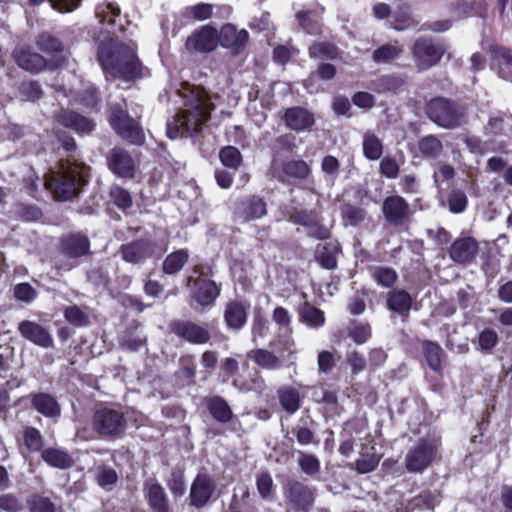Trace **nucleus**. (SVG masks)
Listing matches in <instances>:
<instances>
[{"instance_id":"f257e3e1","label":"nucleus","mask_w":512,"mask_h":512,"mask_svg":"<svg viewBox=\"0 0 512 512\" xmlns=\"http://www.w3.org/2000/svg\"><path fill=\"white\" fill-rule=\"evenodd\" d=\"M178 94L183 98V106L167 123L166 133L170 139L199 133L215 108L209 94L201 87L183 83Z\"/></svg>"},{"instance_id":"f03ea898","label":"nucleus","mask_w":512,"mask_h":512,"mask_svg":"<svg viewBox=\"0 0 512 512\" xmlns=\"http://www.w3.org/2000/svg\"><path fill=\"white\" fill-rule=\"evenodd\" d=\"M136 49L133 41L123 43L108 38L99 46L98 60L106 74L127 81L134 80L142 76V65Z\"/></svg>"},{"instance_id":"7ed1b4c3","label":"nucleus","mask_w":512,"mask_h":512,"mask_svg":"<svg viewBox=\"0 0 512 512\" xmlns=\"http://www.w3.org/2000/svg\"><path fill=\"white\" fill-rule=\"evenodd\" d=\"M84 169L82 164L61 162L59 170L52 172L44 185L57 200L67 201L78 194L84 184Z\"/></svg>"},{"instance_id":"20e7f679","label":"nucleus","mask_w":512,"mask_h":512,"mask_svg":"<svg viewBox=\"0 0 512 512\" xmlns=\"http://www.w3.org/2000/svg\"><path fill=\"white\" fill-rule=\"evenodd\" d=\"M140 117V107L129 105L125 100L110 106L109 123L112 129L121 138L133 144H140L144 139V133L139 124Z\"/></svg>"},{"instance_id":"39448f33","label":"nucleus","mask_w":512,"mask_h":512,"mask_svg":"<svg viewBox=\"0 0 512 512\" xmlns=\"http://www.w3.org/2000/svg\"><path fill=\"white\" fill-rule=\"evenodd\" d=\"M91 426L99 438L115 440L124 436L127 419L120 408L101 407L94 411Z\"/></svg>"},{"instance_id":"423d86ee","label":"nucleus","mask_w":512,"mask_h":512,"mask_svg":"<svg viewBox=\"0 0 512 512\" xmlns=\"http://www.w3.org/2000/svg\"><path fill=\"white\" fill-rule=\"evenodd\" d=\"M428 118L445 129H454L465 122L464 110L445 98H434L426 104Z\"/></svg>"},{"instance_id":"0eeeda50","label":"nucleus","mask_w":512,"mask_h":512,"mask_svg":"<svg viewBox=\"0 0 512 512\" xmlns=\"http://www.w3.org/2000/svg\"><path fill=\"white\" fill-rule=\"evenodd\" d=\"M447 48L445 44L431 37H420L411 47L413 61L420 71H426L436 66Z\"/></svg>"},{"instance_id":"6e6552de","label":"nucleus","mask_w":512,"mask_h":512,"mask_svg":"<svg viewBox=\"0 0 512 512\" xmlns=\"http://www.w3.org/2000/svg\"><path fill=\"white\" fill-rule=\"evenodd\" d=\"M436 444L427 439L419 441L405 455L404 466L410 473H422L436 457Z\"/></svg>"},{"instance_id":"1a4fd4ad","label":"nucleus","mask_w":512,"mask_h":512,"mask_svg":"<svg viewBox=\"0 0 512 512\" xmlns=\"http://www.w3.org/2000/svg\"><path fill=\"white\" fill-rule=\"evenodd\" d=\"M382 213L388 224L399 227L408 222L412 212L406 199L399 195H390L383 200Z\"/></svg>"},{"instance_id":"9d476101","label":"nucleus","mask_w":512,"mask_h":512,"mask_svg":"<svg viewBox=\"0 0 512 512\" xmlns=\"http://www.w3.org/2000/svg\"><path fill=\"white\" fill-rule=\"evenodd\" d=\"M219 43L218 31L211 25H204L187 37L185 47L190 53H210Z\"/></svg>"},{"instance_id":"9b49d317","label":"nucleus","mask_w":512,"mask_h":512,"mask_svg":"<svg viewBox=\"0 0 512 512\" xmlns=\"http://www.w3.org/2000/svg\"><path fill=\"white\" fill-rule=\"evenodd\" d=\"M107 165L109 170L119 178L133 179L137 171L131 154L121 147H115L109 152Z\"/></svg>"},{"instance_id":"f8f14e48","label":"nucleus","mask_w":512,"mask_h":512,"mask_svg":"<svg viewBox=\"0 0 512 512\" xmlns=\"http://www.w3.org/2000/svg\"><path fill=\"white\" fill-rule=\"evenodd\" d=\"M215 489V481L209 474L198 473L190 487V505L198 509L206 506L212 498Z\"/></svg>"},{"instance_id":"ddd939ff","label":"nucleus","mask_w":512,"mask_h":512,"mask_svg":"<svg viewBox=\"0 0 512 512\" xmlns=\"http://www.w3.org/2000/svg\"><path fill=\"white\" fill-rule=\"evenodd\" d=\"M290 219L294 224L306 227L311 237L324 240L330 236L329 229L322 224V217L315 210H297Z\"/></svg>"},{"instance_id":"4468645a","label":"nucleus","mask_w":512,"mask_h":512,"mask_svg":"<svg viewBox=\"0 0 512 512\" xmlns=\"http://www.w3.org/2000/svg\"><path fill=\"white\" fill-rule=\"evenodd\" d=\"M170 328L177 337L191 344L202 345L211 339V334L206 327L192 321H175Z\"/></svg>"},{"instance_id":"2eb2a0df","label":"nucleus","mask_w":512,"mask_h":512,"mask_svg":"<svg viewBox=\"0 0 512 512\" xmlns=\"http://www.w3.org/2000/svg\"><path fill=\"white\" fill-rule=\"evenodd\" d=\"M17 330L22 338L45 349L53 347V336L48 328L31 321L23 320L19 322Z\"/></svg>"},{"instance_id":"dca6fc26","label":"nucleus","mask_w":512,"mask_h":512,"mask_svg":"<svg viewBox=\"0 0 512 512\" xmlns=\"http://www.w3.org/2000/svg\"><path fill=\"white\" fill-rule=\"evenodd\" d=\"M267 214L266 203L258 196H251L239 201L235 206L234 215L238 221L249 222Z\"/></svg>"},{"instance_id":"f3484780","label":"nucleus","mask_w":512,"mask_h":512,"mask_svg":"<svg viewBox=\"0 0 512 512\" xmlns=\"http://www.w3.org/2000/svg\"><path fill=\"white\" fill-rule=\"evenodd\" d=\"M56 121L76 133L88 134L95 129L96 124L89 118L67 109H60L55 114Z\"/></svg>"},{"instance_id":"a211bd4d","label":"nucleus","mask_w":512,"mask_h":512,"mask_svg":"<svg viewBox=\"0 0 512 512\" xmlns=\"http://www.w3.org/2000/svg\"><path fill=\"white\" fill-rule=\"evenodd\" d=\"M478 242L473 237H463L455 240L450 249V258L459 264L471 262L478 253Z\"/></svg>"},{"instance_id":"6ab92c4d","label":"nucleus","mask_w":512,"mask_h":512,"mask_svg":"<svg viewBox=\"0 0 512 512\" xmlns=\"http://www.w3.org/2000/svg\"><path fill=\"white\" fill-rule=\"evenodd\" d=\"M223 317L229 329L239 331L247 322L248 306L241 301L230 300L225 304Z\"/></svg>"},{"instance_id":"aec40b11","label":"nucleus","mask_w":512,"mask_h":512,"mask_svg":"<svg viewBox=\"0 0 512 512\" xmlns=\"http://www.w3.org/2000/svg\"><path fill=\"white\" fill-rule=\"evenodd\" d=\"M218 36L221 46L233 49L236 53L241 52L246 47L249 38L245 29L238 30L232 24L224 25Z\"/></svg>"},{"instance_id":"412c9836","label":"nucleus","mask_w":512,"mask_h":512,"mask_svg":"<svg viewBox=\"0 0 512 512\" xmlns=\"http://www.w3.org/2000/svg\"><path fill=\"white\" fill-rule=\"evenodd\" d=\"M125 261L138 264L150 258L154 253V244L148 240H137L121 247Z\"/></svg>"},{"instance_id":"4be33fe9","label":"nucleus","mask_w":512,"mask_h":512,"mask_svg":"<svg viewBox=\"0 0 512 512\" xmlns=\"http://www.w3.org/2000/svg\"><path fill=\"white\" fill-rule=\"evenodd\" d=\"M61 251L69 259H77L90 253V241L82 234H70L61 241Z\"/></svg>"},{"instance_id":"5701e85b","label":"nucleus","mask_w":512,"mask_h":512,"mask_svg":"<svg viewBox=\"0 0 512 512\" xmlns=\"http://www.w3.org/2000/svg\"><path fill=\"white\" fill-rule=\"evenodd\" d=\"M14 58L19 67L30 72L39 73L46 67L45 58L30 48H20L15 50Z\"/></svg>"},{"instance_id":"b1692460","label":"nucleus","mask_w":512,"mask_h":512,"mask_svg":"<svg viewBox=\"0 0 512 512\" xmlns=\"http://www.w3.org/2000/svg\"><path fill=\"white\" fill-rule=\"evenodd\" d=\"M144 494L153 512H169L166 492L159 483L153 481L145 482Z\"/></svg>"},{"instance_id":"393cba45","label":"nucleus","mask_w":512,"mask_h":512,"mask_svg":"<svg viewBox=\"0 0 512 512\" xmlns=\"http://www.w3.org/2000/svg\"><path fill=\"white\" fill-rule=\"evenodd\" d=\"M286 125L295 131H302L314 124V116L301 107L287 109L284 115Z\"/></svg>"},{"instance_id":"a878e982","label":"nucleus","mask_w":512,"mask_h":512,"mask_svg":"<svg viewBox=\"0 0 512 512\" xmlns=\"http://www.w3.org/2000/svg\"><path fill=\"white\" fill-rule=\"evenodd\" d=\"M386 306L390 311L407 317L412 306V298L407 291L394 289L387 294Z\"/></svg>"},{"instance_id":"bb28decb","label":"nucleus","mask_w":512,"mask_h":512,"mask_svg":"<svg viewBox=\"0 0 512 512\" xmlns=\"http://www.w3.org/2000/svg\"><path fill=\"white\" fill-rule=\"evenodd\" d=\"M195 285L196 290L194 293V299L201 306H209L213 304L220 294V288L214 281L199 279L196 281Z\"/></svg>"},{"instance_id":"cd10ccee","label":"nucleus","mask_w":512,"mask_h":512,"mask_svg":"<svg viewBox=\"0 0 512 512\" xmlns=\"http://www.w3.org/2000/svg\"><path fill=\"white\" fill-rule=\"evenodd\" d=\"M62 90L66 96H68V93L71 95H75V103L80 102L84 106L94 107L98 102L97 89L91 84L85 85L82 90L75 87V85L73 84L69 86L63 85Z\"/></svg>"},{"instance_id":"c85d7f7f","label":"nucleus","mask_w":512,"mask_h":512,"mask_svg":"<svg viewBox=\"0 0 512 512\" xmlns=\"http://www.w3.org/2000/svg\"><path fill=\"white\" fill-rule=\"evenodd\" d=\"M247 357L263 369L279 370L283 366L281 357L266 349L251 350L247 353Z\"/></svg>"},{"instance_id":"c756f323","label":"nucleus","mask_w":512,"mask_h":512,"mask_svg":"<svg viewBox=\"0 0 512 512\" xmlns=\"http://www.w3.org/2000/svg\"><path fill=\"white\" fill-rule=\"evenodd\" d=\"M32 405L45 417L56 418L60 416V406L51 395L45 393L34 395Z\"/></svg>"},{"instance_id":"7c9ffc66","label":"nucleus","mask_w":512,"mask_h":512,"mask_svg":"<svg viewBox=\"0 0 512 512\" xmlns=\"http://www.w3.org/2000/svg\"><path fill=\"white\" fill-rule=\"evenodd\" d=\"M42 459L51 467L58 469H67L73 465V459L69 453L63 449L47 448L41 453Z\"/></svg>"},{"instance_id":"2f4dec72","label":"nucleus","mask_w":512,"mask_h":512,"mask_svg":"<svg viewBox=\"0 0 512 512\" xmlns=\"http://www.w3.org/2000/svg\"><path fill=\"white\" fill-rule=\"evenodd\" d=\"M281 407L289 414L295 413L301 406L299 391L291 386H285L277 392Z\"/></svg>"},{"instance_id":"473e14b6","label":"nucleus","mask_w":512,"mask_h":512,"mask_svg":"<svg viewBox=\"0 0 512 512\" xmlns=\"http://www.w3.org/2000/svg\"><path fill=\"white\" fill-rule=\"evenodd\" d=\"M196 364L193 355H184L179 359V368L175 372V377L181 385H191L195 383Z\"/></svg>"},{"instance_id":"72a5a7b5","label":"nucleus","mask_w":512,"mask_h":512,"mask_svg":"<svg viewBox=\"0 0 512 512\" xmlns=\"http://www.w3.org/2000/svg\"><path fill=\"white\" fill-rule=\"evenodd\" d=\"M338 247L334 243L318 244L315 250V258L325 269L332 270L337 266Z\"/></svg>"},{"instance_id":"f704fd0d","label":"nucleus","mask_w":512,"mask_h":512,"mask_svg":"<svg viewBox=\"0 0 512 512\" xmlns=\"http://www.w3.org/2000/svg\"><path fill=\"white\" fill-rule=\"evenodd\" d=\"M288 497L299 508H305L313 502V493L300 482H291L288 485Z\"/></svg>"},{"instance_id":"c9c22d12","label":"nucleus","mask_w":512,"mask_h":512,"mask_svg":"<svg viewBox=\"0 0 512 512\" xmlns=\"http://www.w3.org/2000/svg\"><path fill=\"white\" fill-rule=\"evenodd\" d=\"M417 147L425 159H437L443 153V144L435 135H426L420 138Z\"/></svg>"},{"instance_id":"e433bc0d","label":"nucleus","mask_w":512,"mask_h":512,"mask_svg":"<svg viewBox=\"0 0 512 512\" xmlns=\"http://www.w3.org/2000/svg\"><path fill=\"white\" fill-rule=\"evenodd\" d=\"M493 66L497 68V72L504 80L512 82V52L499 48L494 52Z\"/></svg>"},{"instance_id":"4c0bfd02","label":"nucleus","mask_w":512,"mask_h":512,"mask_svg":"<svg viewBox=\"0 0 512 512\" xmlns=\"http://www.w3.org/2000/svg\"><path fill=\"white\" fill-rule=\"evenodd\" d=\"M362 150L368 160L376 161L383 154V143L375 133L366 131L363 134Z\"/></svg>"},{"instance_id":"58836bf2","label":"nucleus","mask_w":512,"mask_h":512,"mask_svg":"<svg viewBox=\"0 0 512 512\" xmlns=\"http://www.w3.org/2000/svg\"><path fill=\"white\" fill-rule=\"evenodd\" d=\"M189 259V253L186 249L176 250L166 256L162 265L163 273L173 275L178 273Z\"/></svg>"},{"instance_id":"ea45409f","label":"nucleus","mask_w":512,"mask_h":512,"mask_svg":"<svg viewBox=\"0 0 512 512\" xmlns=\"http://www.w3.org/2000/svg\"><path fill=\"white\" fill-rule=\"evenodd\" d=\"M340 213L344 226H359L366 218L365 210L351 203H343Z\"/></svg>"},{"instance_id":"a19ab883","label":"nucleus","mask_w":512,"mask_h":512,"mask_svg":"<svg viewBox=\"0 0 512 512\" xmlns=\"http://www.w3.org/2000/svg\"><path fill=\"white\" fill-rule=\"evenodd\" d=\"M282 171L285 176L297 180H304L311 174V168L304 160H290L282 165Z\"/></svg>"},{"instance_id":"79ce46f5","label":"nucleus","mask_w":512,"mask_h":512,"mask_svg":"<svg viewBox=\"0 0 512 512\" xmlns=\"http://www.w3.org/2000/svg\"><path fill=\"white\" fill-rule=\"evenodd\" d=\"M208 410L213 418L219 422L225 423L232 418V411L229 405L219 396H215L209 400Z\"/></svg>"},{"instance_id":"37998d69","label":"nucleus","mask_w":512,"mask_h":512,"mask_svg":"<svg viewBox=\"0 0 512 512\" xmlns=\"http://www.w3.org/2000/svg\"><path fill=\"white\" fill-rule=\"evenodd\" d=\"M340 54L338 47L327 42L315 43L309 48V55L314 59L336 60L340 58Z\"/></svg>"},{"instance_id":"c03bdc74","label":"nucleus","mask_w":512,"mask_h":512,"mask_svg":"<svg viewBox=\"0 0 512 512\" xmlns=\"http://www.w3.org/2000/svg\"><path fill=\"white\" fill-rule=\"evenodd\" d=\"M403 52V47L397 42L385 44L373 52V60L377 63H386L398 58Z\"/></svg>"},{"instance_id":"a18cd8bd","label":"nucleus","mask_w":512,"mask_h":512,"mask_svg":"<svg viewBox=\"0 0 512 512\" xmlns=\"http://www.w3.org/2000/svg\"><path fill=\"white\" fill-rule=\"evenodd\" d=\"M361 458L356 461V470L361 474L370 473L378 466L379 458L374 452V447L364 452V447L360 451Z\"/></svg>"},{"instance_id":"49530a36","label":"nucleus","mask_w":512,"mask_h":512,"mask_svg":"<svg viewBox=\"0 0 512 512\" xmlns=\"http://www.w3.org/2000/svg\"><path fill=\"white\" fill-rule=\"evenodd\" d=\"M426 361L429 367L434 371L441 369L442 348L434 342H425L423 345Z\"/></svg>"},{"instance_id":"de8ad7c7","label":"nucleus","mask_w":512,"mask_h":512,"mask_svg":"<svg viewBox=\"0 0 512 512\" xmlns=\"http://www.w3.org/2000/svg\"><path fill=\"white\" fill-rule=\"evenodd\" d=\"M298 453V464L303 473L313 476L320 470L319 459L312 454L305 453L303 451H297Z\"/></svg>"},{"instance_id":"09e8293b","label":"nucleus","mask_w":512,"mask_h":512,"mask_svg":"<svg viewBox=\"0 0 512 512\" xmlns=\"http://www.w3.org/2000/svg\"><path fill=\"white\" fill-rule=\"evenodd\" d=\"M25 447L31 452H38L43 447V437L40 431L34 427H25L23 430Z\"/></svg>"},{"instance_id":"8fccbe9b","label":"nucleus","mask_w":512,"mask_h":512,"mask_svg":"<svg viewBox=\"0 0 512 512\" xmlns=\"http://www.w3.org/2000/svg\"><path fill=\"white\" fill-rule=\"evenodd\" d=\"M301 319L311 327H320L324 324L325 318L321 310L305 304L300 311Z\"/></svg>"},{"instance_id":"3c124183","label":"nucleus","mask_w":512,"mask_h":512,"mask_svg":"<svg viewBox=\"0 0 512 512\" xmlns=\"http://www.w3.org/2000/svg\"><path fill=\"white\" fill-rule=\"evenodd\" d=\"M373 279L381 286L392 287L397 280V273L388 267H376L372 270Z\"/></svg>"},{"instance_id":"603ef678","label":"nucleus","mask_w":512,"mask_h":512,"mask_svg":"<svg viewBox=\"0 0 512 512\" xmlns=\"http://www.w3.org/2000/svg\"><path fill=\"white\" fill-rule=\"evenodd\" d=\"M221 163L231 169H237L241 164L242 156L240 151L233 146H226L219 152Z\"/></svg>"},{"instance_id":"864d4df0","label":"nucleus","mask_w":512,"mask_h":512,"mask_svg":"<svg viewBox=\"0 0 512 512\" xmlns=\"http://www.w3.org/2000/svg\"><path fill=\"white\" fill-rule=\"evenodd\" d=\"M27 504L30 512H56L54 503L49 498L38 494L30 496Z\"/></svg>"},{"instance_id":"5fc2aeb1","label":"nucleus","mask_w":512,"mask_h":512,"mask_svg":"<svg viewBox=\"0 0 512 512\" xmlns=\"http://www.w3.org/2000/svg\"><path fill=\"white\" fill-rule=\"evenodd\" d=\"M447 201L449 210L455 214L464 212L468 203L466 194L460 189H453Z\"/></svg>"},{"instance_id":"6e6d98bb","label":"nucleus","mask_w":512,"mask_h":512,"mask_svg":"<svg viewBox=\"0 0 512 512\" xmlns=\"http://www.w3.org/2000/svg\"><path fill=\"white\" fill-rule=\"evenodd\" d=\"M18 90L22 99L26 101L35 102L43 96L41 86L35 81L21 83Z\"/></svg>"},{"instance_id":"4d7b16f0","label":"nucleus","mask_w":512,"mask_h":512,"mask_svg":"<svg viewBox=\"0 0 512 512\" xmlns=\"http://www.w3.org/2000/svg\"><path fill=\"white\" fill-rule=\"evenodd\" d=\"M95 13L100 22L113 25L115 17L120 15V8L113 3H102L96 7Z\"/></svg>"},{"instance_id":"13d9d810","label":"nucleus","mask_w":512,"mask_h":512,"mask_svg":"<svg viewBox=\"0 0 512 512\" xmlns=\"http://www.w3.org/2000/svg\"><path fill=\"white\" fill-rule=\"evenodd\" d=\"M110 198L121 210H126L132 206V197L130 193L120 186H113L111 188Z\"/></svg>"},{"instance_id":"bf43d9fd","label":"nucleus","mask_w":512,"mask_h":512,"mask_svg":"<svg viewBox=\"0 0 512 512\" xmlns=\"http://www.w3.org/2000/svg\"><path fill=\"white\" fill-rule=\"evenodd\" d=\"M348 335L357 343H365L371 336V329L368 323L353 322L348 328Z\"/></svg>"},{"instance_id":"052dcab7","label":"nucleus","mask_w":512,"mask_h":512,"mask_svg":"<svg viewBox=\"0 0 512 512\" xmlns=\"http://www.w3.org/2000/svg\"><path fill=\"white\" fill-rule=\"evenodd\" d=\"M185 14L198 21L207 20L213 14V6L207 3H198L187 7Z\"/></svg>"},{"instance_id":"680f3d73","label":"nucleus","mask_w":512,"mask_h":512,"mask_svg":"<svg viewBox=\"0 0 512 512\" xmlns=\"http://www.w3.org/2000/svg\"><path fill=\"white\" fill-rule=\"evenodd\" d=\"M64 316L70 324L75 326H85L89 323V316L77 306L66 308Z\"/></svg>"},{"instance_id":"e2e57ef3","label":"nucleus","mask_w":512,"mask_h":512,"mask_svg":"<svg viewBox=\"0 0 512 512\" xmlns=\"http://www.w3.org/2000/svg\"><path fill=\"white\" fill-rule=\"evenodd\" d=\"M498 343V334L490 328L480 332L478 336V346L481 351L487 352L494 348Z\"/></svg>"},{"instance_id":"0e129e2a","label":"nucleus","mask_w":512,"mask_h":512,"mask_svg":"<svg viewBox=\"0 0 512 512\" xmlns=\"http://www.w3.org/2000/svg\"><path fill=\"white\" fill-rule=\"evenodd\" d=\"M24 508L23 502L19 497L12 493L0 496V509L5 512H21Z\"/></svg>"},{"instance_id":"69168bd1","label":"nucleus","mask_w":512,"mask_h":512,"mask_svg":"<svg viewBox=\"0 0 512 512\" xmlns=\"http://www.w3.org/2000/svg\"><path fill=\"white\" fill-rule=\"evenodd\" d=\"M282 348L279 350L282 361H289L291 364L296 360L297 349L292 338L279 339Z\"/></svg>"},{"instance_id":"338daca9","label":"nucleus","mask_w":512,"mask_h":512,"mask_svg":"<svg viewBox=\"0 0 512 512\" xmlns=\"http://www.w3.org/2000/svg\"><path fill=\"white\" fill-rule=\"evenodd\" d=\"M339 161L332 155H327L321 162V169L326 174L327 178L334 182L339 173Z\"/></svg>"},{"instance_id":"774afa93","label":"nucleus","mask_w":512,"mask_h":512,"mask_svg":"<svg viewBox=\"0 0 512 512\" xmlns=\"http://www.w3.org/2000/svg\"><path fill=\"white\" fill-rule=\"evenodd\" d=\"M14 296L17 300L30 303L36 296V290L29 283H20L14 287Z\"/></svg>"}]
</instances>
